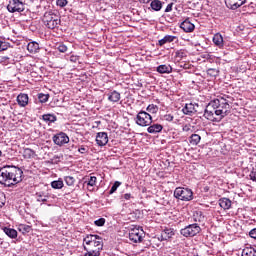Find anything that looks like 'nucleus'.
<instances>
[{
  "label": "nucleus",
  "mask_w": 256,
  "mask_h": 256,
  "mask_svg": "<svg viewBox=\"0 0 256 256\" xmlns=\"http://www.w3.org/2000/svg\"><path fill=\"white\" fill-rule=\"evenodd\" d=\"M23 181V170L16 166H4L0 169V183L1 185H17Z\"/></svg>",
  "instance_id": "1"
},
{
  "label": "nucleus",
  "mask_w": 256,
  "mask_h": 256,
  "mask_svg": "<svg viewBox=\"0 0 256 256\" xmlns=\"http://www.w3.org/2000/svg\"><path fill=\"white\" fill-rule=\"evenodd\" d=\"M84 256H101L103 251V238L99 235L87 234L83 238Z\"/></svg>",
  "instance_id": "2"
},
{
  "label": "nucleus",
  "mask_w": 256,
  "mask_h": 256,
  "mask_svg": "<svg viewBox=\"0 0 256 256\" xmlns=\"http://www.w3.org/2000/svg\"><path fill=\"white\" fill-rule=\"evenodd\" d=\"M216 108L217 114L219 115L221 121L231 113V105L229 104V101L223 97L219 99H214L210 101V109Z\"/></svg>",
  "instance_id": "3"
},
{
  "label": "nucleus",
  "mask_w": 256,
  "mask_h": 256,
  "mask_svg": "<svg viewBox=\"0 0 256 256\" xmlns=\"http://www.w3.org/2000/svg\"><path fill=\"white\" fill-rule=\"evenodd\" d=\"M43 23L48 29H57L61 24V17L53 12H46L43 16Z\"/></svg>",
  "instance_id": "4"
},
{
  "label": "nucleus",
  "mask_w": 256,
  "mask_h": 256,
  "mask_svg": "<svg viewBox=\"0 0 256 256\" xmlns=\"http://www.w3.org/2000/svg\"><path fill=\"white\" fill-rule=\"evenodd\" d=\"M174 197L180 201H193V190L184 187H177L174 190Z\"/></svg>",
  "instance_id": "5"
},
{
  "label": "nucleus",
  "mask_w": 256,
  "mask_h": 256,
  "mask_svg": "<svg viewBox=\"0 0 256 256\" xmlns=\"http://www.w3.org/2000/svg\"><path fill=\"white\" fill-rule=\"evenodd\" d=\"M211 107V102L208 103V105L205 108L204 111V117L208 121H212L213 123H219L221 122V116L217 113V108L216 107Z\"/></svg>",
  "instance_id": "6"
},
{
  "label": "nucleus",
  "mask_w": 256,
  "mask_h": 256,
  "mask_svg": "<svg viewBox=\"0 0 256 256\" xmlns=\"http://www.w3.org/2000/svg\"><path fill=\"white\" fill-rule=\"evenodd\" d=\"M151 123H153V117L146 111H140L136 115V125H139V127H149Z\"/></svg>",
  "instance_id": "7"
},
{
  "label": "nucleus",
  "mask_w": 256,
  "mask_h": 256,
  "mask_svg": "<svg viewBox=\"0 0 256 256\" xmlns=\"http://www.w3.org/2000/svg\"><path fill=\"white\" fill-rule=\"evenodd\" d=\"M145 237V232L138 226H132L129 231V239L132 243H141Z\"/></svg>",
  "instance_id": "8"
},
{
  "label": "nucleus",
  "mask_w": 256,
  "mask_h": 256,
  "mask_svg": "<svg viewBox=\"0 0 256 256\" xmlns=\"http://www.w3.org/2000/svg\"><path fill=\"white\" fill-rule=\"evenodd\" d=\"M199 233H201V226L197 223L190 224L180 230V234L183 235V237H195V235H199Z\"/></svg>",
  "instance_id": "9"
},
{
  "label": "nucleus",
  "mask_w": 256,
  "mask_h": 256,
  "mask_svg": "<svg viewBox=\"0 0 256 256\" xmlns=\"http://www.w3.org/2000/svg\"><path fill=\"white\" fill-rule=\"evenodd\" d=\"M7 10L9 13H22L25 11V4H23V0H11L7 5Z\"/></svg>",
  "instance_id": "10"
},
{
  "label": "nucleus",
  "mask_w": 256,
  "mask_h": 256,
  "mask_svg": "<svg viewBox=\"0 0 256 256\" xmlns=\"http://www.w3.org/2000/svg\"><path fill=\"white\" fill-rule=\"evenodd\" d=\"M52 141L58 147H63V145H67L70 139L69 136L65 132H59L52 137Z\"/></svg>",
  "instance_id": "11"
},
{
  "label": "nucleus",
  "mask_w": 256,
  "mask_h": 256,
  "mask_svg": "<svg viewBox=\"0 0 256 256\" xmlns=\"http://www.w3.org/2000/svg\"><path fill=\"white\" fill-rule=\"evenodd\" d=\"M96 143L98 147H105L109 143V135L107 132H98L96 134Z\"/></svg>",
  "instance_id": "12"
},
{
  "label": "nucleus",
  "mask_w": 256,
  "mask_h": 256,
  "mask_svg": "<svg viewBox=\"0 0 256 256\" xmlns=\"http://www.w3.org/2000/svg\"><path fill=\"white\" fill-rule=\"evenodd\" d=\"M180 29H182L184 33H193L195 31V24L187 18L180 24Z\"/></svg>",
  "instance_id": "13"
},
{
  "label": "nucleus",
  "mask_w": 256,
  "mask_h": 256,
  "mask_svg": "<svg viewBox=\"0 0 256 256\" xmlns=\"http://www.w3.org/2000/svg\"><path fill=\"white\" fill-rule=\"evenodd\" d=\"M247 0H225L226 7L228 9H239L242 5H245Z\"/></svg>",
  "instance_id": "14"
},
{
  "label": "nucleus",
  "mask_w": 256,
  "mask_h": 256,
  "mask_svg": "<svg viewBox=\"0 0 256 256\" xmlns=\"http://www.w3.org/2000/svg\"><path fill=\"white\" fill-rule=\"evenodd\" d=\"M87 185L88 191H95V185H97V177L90 175L85 178L84 185Z\"/></svg>",
  "instance_id": "15"
},
{
  "label": "nucleus",
  "mask_w": 256,
  "mask_h": 256,
  "mask_svg": "<svg viewBox=\"0 0 256 256\" xmlns=\"http://www.w3.org/2000/svg\"><path fill=\"white\" fill-rule=\"evenodd\" d=\"M182 113H184V115H189L190 117H192V115H195L197 113L195 104L186 103L185 106L182 108Z\"/></svg>",
  "instance_id": "16"
},
{
  "label": "nucleus",
  "mask_w": 256,
  "mask_h": 256,
  "mask_svg": "<svg viewBox=\"0 0 256 256\" xmlns=\"http://www.w3.org/2000/svg\"><path fill=\"white\" fill-rule=\"evenodd\" d=\"M107 97L110 103H119V101H121V93H119L117 90H111L109 93H107Z\"/></svg>",
  "instance_id": "17"
},
{
  "label": "nucleus",
  "mask_w": 256,
  "mask_h": 256,
  "mask_svg": "<svg viewBox=\"0 0 256 256\" xmlns=\"http://www.w3.org/2000/svg\"><path fill=\"white\" fill-rule=\"evenodd\" d=\"M17 103L20 107H27L29 105V95L21 93L17 96Z\"/></svg>",
  "instance_id": "18"
},
{
  "label": "nucleus",
  "mask_w": 256,
  "mask_h": 256,
  "mask_svg": "<svg viewBox=\"0 0 256 256\" xmlns=\"http://www.w3.org/2000/svg\"><path fill=\"white\" fill-rule=\"evenodd\" d=\"M212 41H213L214 45L216 47H218L219 49H223V47L225 46V43L223 41V35H221V33H216L213 36Z\"/></svg>",
  "instance_id": "19"
},
{
  "label": "nucleus",
  "mask_w": 256,
  "mask_h": 256,
  "mask_svg": "<svg viewBox=\"0 0 256 256\" xmlns=\"http://www.w3.org/2000/svg\"><path fill=\"white\" fill-rule=\"evenodd\" d=\"M35 196L39 203H47V199H49L50 197L49 192L47 190L36 192Z\"/></svg>",
  "instance_id": "20"
},
{
  "label": "nucleus",
  "mask_w": 256,
  "mask_h": 256,
  "mask_svg": "<svg viewBox=\"0 0 256 256\" xmlns=\"http://www.w3.org/2000/svg\"><path fill=\"white\" fill-rule=\"evenodd\" d=\"M175 235V230L173 228H165L161 233V241H167Z\"/></svg>",
  "instance_id": "21"
},
{
  "label": "nucleus",
  "mask_w": 256,
  "mask_h": 256,
  "mask_svg": "<svg viewBox=\"0 0 256 256\" xmlns=\"http://www.w3.org/2000/svg\"><path fill=\"white\" fill-rule=\"evenodd\" d=\"M163 5H165V2H162L161 0H152L150 3L152 11H161Z\"/></svg>",
  "instance_id": "22"
},
{
  "label": "nucleus",
  "mask_w": 256,
  "mask_h": 256,
  "mask_svg": "<svg viewBox=\"0 0 256 256\" xmlns=\"http://www.w3.org/2000/svg\"><path fill=\"white\" fill-rule=\"evenodd\" d=\"M175 39H177V36L166 35L158 41V45L160 47H163V45H166V43H173V41H175Z\"/></svg>",
  "instance_id": "23"
},
{
  "label": "nucleus",
  "mask_w": 256,
  "mask_h": 256,
  "mask_svg": "<svg viewBox=\"0 0 256 256\" xmlns=\"http://www.w3.org/2000/svg\"><path fill=\"white\" fill-rule=\"evenodd\" d=\"M161 131H163V125L161 124H150L147 128V132L151 134L161 133Z\"/></svg>",
  "instance_id": "24"
},
{
  "label": "nucleus",
  "mask_w": 256,
  "mask_h": 256,
  "mask_svg": "<svg viewBox=\"0 0 256 256\" xmlns=\"http://www.w3.org/2000/svg\"><path fill=\"white\" fill-rule=\"evenodd\" d=\"M185 57H187L186 50L180 49L175 52L174 59H175V61H177V63H179L180 61H183V59H185Z\"/></svg>",
  "instance_id": "25"
},
{
  "label": "nucleus",
  "mask_w": 256,
  "mask_h": 256,
  "mask_svg": "<svg viewBox=\"0 0 256 256\" xmlns=\"http://www.w3.org/2000/svg\"><path fill=\"white\" fill-rule=\"evenodd\" d=\"M42 121L48 124L55 123V121H57V116L54 114H44L42 115Z\"/></svg>",
  "instance_id": "26"
},
{
  "label": "nucleus",
  "mask_w": 256,
  "mask_h": 256,
  "mask_svg": "<svg viewBox=\"0 0 256 256\" xmlns=\"http://www.w3.org/2000/svg\"><path fill=\"white\" fill-rule=\"evenodd\" d=\"M18 231L23 235H26V233H31L33 231V228L27 224H19Z\"/></svg>",
  "instance_id": "27"
},
{
  "label": "nucleus",
  "mask_w": 256,
  "mask_h": 256,
  "mask_svg": "<svg viewBox=\"0 0 256 256\" xmlns=\"http://www.w3.org/2000/svg\"><path fill=\"white\" fill-rule=\"evenodd\" d=\"M3 231H4L5 235L10 237V239H17V230H15L13 228L4 227Z\"/></svg>",
  "instance_id": "28"
},
{
  "label": "nucleus",
  "mask_w": 256,
  "mask_h": 256,
  "mask_svg": "<svg viewBox=\"0 0 256 256\" xmlns=\"http://www.w3.org/2000/svg\"><path fill=\"white\" fill-rule=\"evenodd\" d=\"M219 205L224 210L231 209V201L229 198H221L219 200Z\"/></svg>",
  "instance_id": "29"
},
{
  "label": "nucleus",
  "mask_w": 256,
  "mask_h": 256,
  "mask_svg": "<svg viewBox=\"0 0 256 256\" xmlns=\"http://www.w3.org/2000/svg\"><path fill=\"white\" fill-rule=\"evenodd\" d=\"M173 68L171 67V65H160L157 67V72L158 73H172Z\"/></svg>",
  "instance_id": "30"
},
{
  "label": "nucleus",
  "mask_w": 256,
  "mask_h": 256,
  "mask_svg": "<svg viewBox=\"0 0 256 256\" xmlns=\"http://www.w3.org/2000/svg\"><path fill=\"white\" fill-rule=\"evenodd\" d=\"M189 143L191 145H199L201 143V136L199 134H192L189 138Z\"/></svg>",
  "instance_id": "31"
},
{
  "label": "nucleus",
  "mask_w": 256,
  "mask_h": 256,
  "mask_svg": "<svg viewBox=\"0 0 256 256\" xmlns=\"http://www.w3.org/2000/svg\"><path fill=\"white\" fill-rule=\"evenodd\" d=\"M24 159H33L35 157V151L31 148H25L23 151Z\"/></svg>",
  "instance_id": "32"
},
{
  "label": "nucleus",
  "mask_w": 256,
  "mask_h": 256,
  "mask_svg": "<svg viewBox=\"0 0 256 256\" xmlns=\"http://www.w3.org/2000/svg\"><path fill=\"white\" fill-rule=\"evenodd\" d=\"M242 256H256V250L253 247H246L242 250Z\"/></svg>",
  "instance_id": "33"
},
{
  "label": "nucleus",
  "mask_w": 256,
  "mask_h": 256,
  "mask_svg": "<svg viewBox=\"0 0 256 256\" xmlns=\"http://www.w3.org/2000/svg\"><path fill=\"white\" fill-rule=\"evenodd\" d=\"M205 219V216H203V212L201 211H195L193 213V220L197 223H201Z\"/></svg>",
  "instance_id": "34"
},
{
  "label": "nucleus",
  "mask_w": 256,
  "mask_h": 256,
  "mask_svg": "<svg viewBox=\"0 0 256 256\" xmlns=\"http://www.w3.org/2000/svg\"><path fill=\"white\" fill-rule=\"evenodd\" d=\"M37 49H39V43H37V42L28 43L27 50L29 51V53H35V51H37Z\"/></svg>",
  "instance_id": "35"
},
{
  "label": "nucleus",
  "mask_w": 256,
  "mask_h": 256,
  "mask_svg": "<svg viewBox=\"0 0 256 256\" xmlns=\"http://www.w3.org/2000/svg\"><path fill=\"white\" fill-rule=\"evenodd\" d=\"M63 180H56L51 182L52 189H63Z\"/></svg>",
  "instance_id": "36"
},
{
  "label": "nucleus",
  "mask_w": 256,
  "mask_h": 256,
  "mask_svg": "<svg viewBox=\"0 0 256 256\" xmlns=\"http://www.w3.org/2000/svg\"><path fill=\"white\" fill-rule=\"evenodd\" d=\"M146 111H148V113H157V111H159V106L155 105V104H149L146 108Z\"/></svg>",
  "instance_id": "37"
},
{
  "label": "nucleus",
  "mask_w": 256,
  "mask_h": 256,
  "mask_svg": "<svg viewBox=\"0 0 256 256\" xmlns=\"http://www.w3.org/2000/svg\"><path fill=\"white\" fill-rule=\"evenodd\" d=\"M64 181L68 187H73L75 185V178L73 176H66Z\"/></svg>",
  "instance_id": "38"
},
{
  "label": "nucleus",
  "mask_w": 256,
  "mask_h": 256,
  "mask_svg": "<svg viewBox=\"0 0 256 256\" xmlns=\"http://www.w3.org/2000/svg\"><path fill=\"white\" fill-rule=\"evenodd\" d=\"M207 75H209V77H218L219 69H217V68H210V69L207 70Z\"/></svg>",
  "instance_id": "39"
},
{
  "label": "nucleus",
  "mask_w": 256,
  "mask_h": 256,
  "mask_svg": "<svg viewBox=\"0 0 256 256\" xmlns=\"http://www.w3.org/2000/svg\"><path fill=\"white\" fill-rule=\"evenodd\" d=\"M38 100L40 103H47L49 101V94H38Z\"/></svg>",
  "instance_id": "40"
},
{
  "label": "nucleus",
  "mask_w": 256,
  "mask_h": 256,
  "mask_svg": "<svg viewBox=\"0 0 256 256\" xmlns=\"http://www.w3.org/2000/svg\"><path fill=\"white\" fill-rule=\"evenodd\" d=\"M119 187H121V182H119V181L114 182V184L112 185V187L109 191V194L113 195V193H115V191H117V189H119Z\"/></svg>",
  "instance_id": "41"
},
{
  "label": "nucleus",
  "mask_w": 256,
  "mask_h": 256,
  "mask_svg": "<svg viewBox=\"0 0 256 256\" xmlns=\"http://www.w3.org/2000/svg\"><path fill=\"white\" fill-rule=\"evenodd\" d=\"M9 47H11L9 42H5L3 40H0V51H7V49H9Z\"/></svg>",
  "instance_id": "42"
},
{
  "label": "nucleus",
  "mask_w": 256,
  "mask_h": 256,
  "mask_svg": "<svg viewBox=\"0 0 256 256\" xmlns=\"http://www.w3.org/2000/svg\"><path fill=\"white\" fill-rule=\"evenodd\" d=\"M78 153H80L81 155H85V153H89V147L82 145L78 148Z\"/></svg>",
  "instance_id": "43"
},
{
  "label": "nucleus",
  "mask_w": 256,
  "mask_h": 256,
  "mask_svg": "<svg viewBox=\"0 0 256 256\" xmlns=\"http://www.w3.org/2000/svg\"><path fill=\"white\" fill-rule=\"evenodd\" d=\"M182 131H183L184 133H191V132H193V129H192L191 124H186V125H184V126L182 127Z\"/></svg>",
  "instance_id": "44"
},
{
  "label": "nucleus",
  "mask_w": 256,
  "mask_h": 256,
  "mask_svg": "<svg viewBox=\"0 0 256 256\" xmlns=\"http://www.w3.org/2000/svg\"><path fill=\"white\" fill-rule=\"evenodd\" d=\"M96 227H103L105 225V218H99L98 220L94 221Z\"/></svg>",
  "instance_id": "45"
},
{
  "label": "nucleus",
  "mask_w": 256,
  "mask_h": 256,
  "mask_svg": "<svg viewBox=\"0 0 256 256\" xmlns=\"http://www.w3.org/2000/svg\"><path fill=\"white\" fill-rule=\"evenodd\" d=\"M5 201H6L5 193L0 192V209L5 206Z\"/></svg>",
  "instance_id": "46"
},
{
  "label": "nucleus",
  "mask_w": 256,
  "mask_h": 256,
  "mask_svg": "<svg viewBox=\"0 0 256 256\" xmlns=\"http://www.w3.org/2000/svg\"><path fill=\"white\" fill-rule=\"evenodd\" d=\"M58 51H59L60 53H67V45H65V44H59V45H58Z\"/></svg>",
  "instance_id": "47"
},
{
  "label": "nucleus",
  "mask_w": 256,
  "mask_h": 256,
  "mask_svg": "<svg viewBox=\"0 0 256 256\" xmlns=\"http://www.w3.org/2000/svg\"><path fill=\"white\" fill-rule=\"evenodd\" d=\"M67 3H68L67 0H57V1H56V5H57L58 7H66Z\"/></svg>",
  "instance_id": "48"
},
{
  "label": "nucleus",
  "mask_w": 256,
  "mask_h": 256,
  "mask_svg": "<svg viewBox=\"0 0 256 256\" xmlns=\"http://www.w3.org/2000/svg\"><path fill=\"white\" fill-rule=\"evenodd\" d=\"M173 119H175V117L172 114L164 115V121H168L169 123H171V121H173Z\"/></svg>",
  "instance_id": "49"
},
{
  "label": "nucleus",
  "mask_w": 256,
  "mask_h": 256,
  "mask_svg": "<svg viewBox=\"0 0 256 256\" xmlns=\"http://www.w3.org/2000/svg\"><path fill=\"white\" fill-rule=\"evenodd\" d=\"M250 180L256 182V170L252 169L250 174H249Z\"/></svg>",
  "instance_id": "50"
},
{
  "label": "nucleus",
  "mask_w": 256,
  "mask_h": 256,
  "mask_svg": "<svg viewBox=\"0 0 256 256\" xmlns=\"http://www.w3.org/2000/svg\"><path fill=\"white\" fill-rule=\"evenodd\" d=\"M173 3H169L165 9V13H171L173 11Z\"/></svg>",
  "instance_id": "51"
},
{
  "label": "nucleus",
  "mask_w": 256,
  "mask_h": 256,
  "mask_svg": "<svg viewBox=\"0 0 256 256\" xmlns=\"http://www.w3.org/2000/svg\"><path fill=\"white\" fill-rule=\"evenodd\" d=\"M70 61L71 63H77V61H79V56L71 55Z\"/></svg>",
  "instance_id": "52"
},
{
  "label": "nucleus",
  "mask_w": 256,
  "mask_h": 256,
  "mask_svg": "<svg viewBox=\"0 0 256 256\" xmlns=\"http://www.w3.org/2000/svg\"><path fill=\"white\" fill-rule=\"evenodd\" d=\"M249 236H250L252 239H256V228L252 229V230L249 232Z\"/></svg>",
  "instance_id": "53"
},
{
  "label": "nucleus",
  "mask_w": 256,
  "mask_h": 256,
  "mask_svg": "<svg viewBox=\"0 0 256 256\" xmlns=\"http://www.w3.org/2000/svg\"><path fill=\"white\" fill-rule=\"evenodd\" d=\"M180 67H182V69H191V64L184 62L182 65H180Z\"/></svg>",
  "instance_id": "54"
},
{
  "label": "nucleus",
  "mask_w": 256,
  "mask_h": 256,
  "mask_svg": "<svg viewBox=\"0 0 256 256\" xmlns=\"http://www.w3.org/2000/svg\"><path fill=\"white\" fill-rule=\"evenodd\" d=\"M124 199H125L126 201H129V199H131V193H126V194H124Z\"/></svg>",
  "instance_id": "55"
},
{
  "label": "nucleus",
  "mask_w": 256,
  "mask_h": 256,
  "mask_svg": "<svg viewBox=\"0 0 256 256\" xmlns=\"http://www.w3.org/2000/svg\"><path fill=\"white\" fill-rule=\"evenodd\" d=\"M151 0H139L140 3H149Z\"/></svg>",
  "instance_id": "56"
},
{
  "label": "nucleus",
  "mask_w": 256,
  "mask_h": 256,
  "mask_svg": "<svg viewBox=\"0 0 256 256\" xmlns=\"http://www.w3.org/2000/svg\"><path fill=\"white\" fill-rule=\"evenodd\" d=\"M3 155V152L0 150V157Z\"/></svg>",
  "instance_id": "57"
},
{
  "label": "nucleus",
  "mask_w": 256,
  "mask_h": 256,
  "mask_svg": "<svg viewBox=\"0 0 256 256\" xmlns=\"http://www.w3.org/2000/svg\"><path fill=\"white\" fill-rule=\"evenodd\" d=\"M54 159H59V156H54Z\"/></svg>",
  "instance_id": "58"
},
{
  "label": "nucleus",
  "mask_w": 256,
  "mask_h": 256,
  "mask_svg": "<svg viewBox=\"0 0 256 256\" xmlns=\"http://www.w3.org/2000/svg\"><path fill=\"white\" fill-rule=\"evenodd\" d=\"M0 243H1V238H0Z\"/></svg>",
  "instance_id": "59"
}]
</instances>
